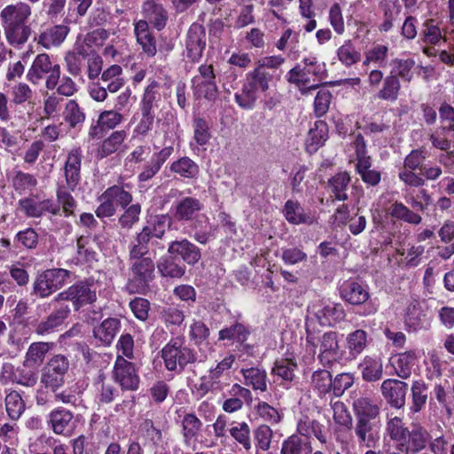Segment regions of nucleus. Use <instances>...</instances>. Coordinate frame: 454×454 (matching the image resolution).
I'll return each instance as SVG.
<instances>
[{"instance_id": "nucleus-1", "label": "nucleus", "mask_w": 454, "mask_h": 454, "mask_svg": "<svg viewBox=\"0 0 454 454\" xmlns=\"http://www.w3.org/2000/svg\"><path fill=\"white\" fill-rule=\"evenodd\" d=\"M352 406L356 418L353 434L358 445L368 449L373 448L380 439L372 422L380 416V403L372 398L361 396L354 400Z\"/></svg>"}, {"instance_id": "nucleus-2", "label": "nucleus", "mask_w": 454, "mask_h": 454, "mask_svg": "<svg viewBox=\"0 0 454 454\" xmlns=\"http://www.w3.org/2000/svg\"><path fill=\"white\" fill-rule=\"evenodd\" d=\"M60 74L59 65L52 63L48 54L42 53L34 59L27 73V80L37 85L46 76L45 87L51 90L58 85Z\"/></svg>"}, {"instance_id": "nucleus-3", "label": "nucleus", "mask_w": 454, "mask_h": 454, "mask_svg": "<svg viewBox=\"0 0 454 454\" xmlns=\"http://www.w3.org/2000/svg\"><path fill=\"white\" fill-rule=\"evenodd\" d=\"M161 357L168 371L181 372L188 364L196 361L192 349L184 345L181 338L172 339L161 350Z\"/></svg>"}, {"instance_id": "nucleus-4", "label": "nucleus", "mask_w": 454, "mask_h": 454, "mask_svg": "<svg viewBox=\"0 0 454 454\" xmlns=\"http://www.w3.org/2000/svg\"><path fill=\"white\" fill-rule=\"evenodd\" d=\"M70 277V271L64 269H51L37 275L33 284V293L40 298H46L62 288Z\"/></svg>"}, {"instance_id": "nucleus-5", "label": "nucleus", "mask_w": 454, "mask_h": 454, "mask_svg": "<svg viewBox=\"0 0 454 454\" xmlns=\"http://www.w3.org/2000/svg\"><path fill=\"white\" fill-rule=\"evenodd\" d=\"M68 369V359L63 355H55L43 367L40 381L44 387L56 392L64 385Z\"/></svg>"}, {"instance_id": "nucleus-6", "label": "nucleus", "mask_w": 454, "mask_h": 454, "mask_svg": "<svg viewBox=\"0 0 454 454\" xmlns=\"http://www.w3.org/2000/svg\"><path fill=\"white\" fill-rule=\"evenodd\" d=\"M129 259L132 261L130 270L133 280L129 283L128 288L130 292L144 293L154 277V262L149 256Z\"/></svg>"}, {"instance_id": "nucleus-7", "label": "nucleus", "mask_w": 454, "mask_h": 454, "mask_svg": "<svg viewBox=\"0 0 454 454\" xmlns=\"http://www.w3.org/2000/svg\"><path fill=\"white\" fill-rule=\"evenodd\" d=\"M113 375L114 381L122 390L135 391L139 387L140 379L136 365L118 355L114 363Z\"/></svg>"}, {"instance_id": "nucleus-8", "label": "nucleus", "mask_w": 454, "mask_h": 454, "mask_svg": "<svg viewBox=\"0 0 454 454\" xmlns=\"http://www.w3.org/2000/svg\"><path fill=\"white\" fill-rule=\"evenodd\" d=\"M192 85L199 97L214 101L218 96V89L213 66L201 65L199 67V74L192 79Z\"/></svg>"}, {"instance_id": "nucleus-9", "label": "nucleus", "mask_w": 454, "mask_h": 454, "mask_svg": "<svg viewBox=\"0 0 454 454\" xmlns=\"http://www.w3.org/2000/svg\"><path fill=\"white\" fill-rule=\"evenodd\" d=\"M380 389L383 397L391 407L401 409L405 405L408 391L406 382L387 379L382 382Z\"/></svg>"}, {"instance_id": "nucleus-10", "label": "nucleus", "mask_w": 454, "mask_h": 454, "mask_svg": "<svg viewBox=\"0 0 454 454\" xmlns=\"http://www.w3.org/2000/svg\"><path fill=\"white\" fill-rule=\"evenodd\" d=\"M187 57L193 62L199 61L206 47V33L202 26L193 23L186 37Z\"/></svg>"}, {"instance_id": "nucleus-11", "label": "nucleus", "mask_w": 454, "mask_h": 454, "mask_svg": "<svg viewBox=\"0 0 454 454\" xmlns=\"http://www.w3.org/2000/svg\"><path fill=\"white\" fill-rule=\"evenodd\" d=\"M31 13V7L26 3L7 5L0 12L3 27L27 22Z\"/></svg>"}, {"instance_id": "nucleus-12", "label": "nucleus", "mask_w": 454, "mask_h": 454, "mask_svg": "<svg viewBox=\"0 0 454 454\" xmlns=\"http://www.w3.org/2000/svg\"><path fill=\"white\" fill-rule=\"evenodd\" d=\"M168 253L174 257H181L190 265L196 264L201 257L200 249L186 239L172 241L168 247Z\"/></svg>"}, {"instance_id": "nucleus-13", "label": "nucleus", "mask_w": 454, "mask_h": 454, "mask_svg": "<svg viewBox=\"0 0 454 454\" xmlns=\"http://www.w3.org/2000/svg\"><path fill=\"white\" fill-rule=\"evenodd\" d=\"M312 312L321 325H332L345 317L342 306L333 302H327L318 307L313 305Z\"/></svg>"}, {"instance_id": "nucleus-14", "label": "nucleus", "mask_w": 454, "mask_h": 454, "mask_svg": "<svg viewBox=\"0 0 454 454\" xmlns=\"http://www.w3.org/2000/svg\"><path fill=\"white\" fill-rule=\"evenodd\" d=\"M93 283L80 281L70 286L71 301L74 309L78 310L86 304L94 302L97 299Z\"/></svg>"}, {"instance_id": "nucleus-15", "label": "nucleus", "mask_w": 454, "mask_h": 454, "mask_svg": "<svg viewBox=\"0 0 454 454\" xmlns=\"http://www.w3.org/2000/svg\"><path fill=\"white\" fill-rule=\"evenodd\" d=\"M284 215L289 223L299 225H311L316 218L310 212H305L298 201L289 200L286 202L283 209Z\"/></svg>"}, {"instance_id": "nucleus-16", "label": "nucleus", "mask_w": 454, "mask_h": 454, "mask_svg": "<svg viewBox=\"0 0 454 454\" xmlns=\"http://www.w3.org/2000/svg\"><path fill=\"white\" fill-rule=\"evenodd\" d=\"M69 314L70 309L68 306H60L58 309L51 312L44 320L39 322L35 332L42 336L53 333L64 323Z\"/></svg>"}, {"instance_id": "nucleus-17", "label": "nucleus", "mask_w": 454, "mask_h": 454, "mask_svg": "<svg viewBox=\"0 0 454 454\" xmlns=\"http://www.w3.org/2000/svg\"><path fill=\"white\" fill-rule=\"evenodd\" d=\"M357 162L356 170L361 176L362 180L372 186L377 185L381 179V174L376 169H372V159L370 156L364 155V152L356 151Z\"/></svg>"}, {"instance_id": "nucleus-18", "label": "nucleus", "mask_w": 454, "mask_h": 454, "mask_svg": "<svg viewBox=\"0 0 454 454\" xmlns=\"http://www.w3.org/2000/svg\"><path fill=\"white\" fill-rule=\"evenodd\" d=\"M203 209V203L197 198L185 197L175 207L174 215L178 221H192Z\"/></svg>"}, {"instance_id": "nucleus-19", "label": "nucleus", "mask_w": 454, "mask_h": 454, "mask_svg": "<svg viewBox=\"0 0 454 454\" xmlns=\"http://www.w3.org/2000/svg\"><path fill=\"white\" fill-rule=\"evenodd\" d=\"M54 347L53 342L37 341L31 343L26 352L23 365L26 367L40 366L43 363L46 355Z\"/></svg>"}, {"instance_id": "nucleus-20", "label": "nucleus", "mask_w": 454, "mask_h": 454, "mask_svg": "<svg viewBox=\"0 0 454 454\" xmlns=\"http://www.w3.org/2000/svg\"><path fill=\"white\" fill-rule=\"evenodd\" d=\"M73 413L64 408H57L51 411L49 423L57 434H66L73 428Z\"/></svg>"}, {"instance_id": "nucleus-21", "label": "nucleus", "mask_w": 454, "mask_h": 454, "mask_svg": "<svg viewBox=\"0 0 454 454\" xmlns=\"http://www.w3.org/2000/svg\"><path fill=\"white\" fill-rule=\"evenodd\" d=\"M312 451L309 438L292 434L283 441L280 454H312Z\"/></svg>"}, {"instance_id": "nucleus-22", "label": "nucleus", "mask_w": 454, "mask_h": 454, "mask_svg": "<svg viewBox=\"0 0 454 454\" xmlns=\"http://www.w3.org/2000/svg\"><path fill=\"white\" fill-rule=\"evenodd\" d=\"M417 358L418 356L413 350L405 351L393 356L391 363L397 376L402 379L409 378Z\"/></svg>"}, {"instance_id": "nucleus-23", "label": "nucleus", "mask_w": 454, "mask_h": 454, "mask_svg": "<svg viewBox=\"0 0 454 454\" xmlns=\"http://www.w3.org/2000/svg\"><path fill=\"white\" fill-rule=\"evenodd\" d=\"M386 431L390 439L400 445L399 450H402L410 434V430L405 426L403 419L397 416L388 419L386 425Z\"/></svg>"}, {"instance_id": "nucleus-24", "label": "nucleus", "mask_w": 454, "mask_h": 454, "mask_svg": "<svg viewBox=\"0 0 454 454\" xmlns=\"http://www.w3.org/2000/svg\"><path fill=\"white\" fill-rule=\"evenodd\" d=\"M145 18L158 29H162L167 23L168 15L162 4L153 0L146 1L143 5Z\"/></svg>"}, {"instance_id": "nucleus-25", "label": "nucleus", "mask_w": 454, "mask_h": 454, "mask_svg": "<svg viewBox=\"0 0 454 454\" xmlns=\"http://www.w3.org/2000/svg\"><path fill=\"white\" fill-rule=\"evenodd\" d=\"M362 377L365 381H377L382 378L383 364L378 356H366L359 364Z\"/></svg>"}, {"instance_id": "nucleus-26", "label": "nucleus", "mask_w": 454, "mask_h": 454, "mask_svg": "<svg viewBox=\"0 0 454 454\" xmlns=\"http://www.w3.org/2000/svg\"><path fill=\"white\" fill-rule=\"evenodd\" d=\"M69 28L64 25H56L44 32L38 37V43L49 49L52 46H59L67 37Z\"/></svg>"}, {"instance_id": "nucleus-27", "label": "nucleus", "mask_w": 454, "mask_h": 454, "mask_svg": "<svg viewBox=\"0 0 454 454\" xmlns=\"http://www.w3.org/2000/svg\"><path fill=\"white\" fill-rule=\"evenodd\" d=\"M4 31L7 42L14 47L26 43L32 35V28L27 22L5 27Z\"/></svg>"}, {"instance_id": "nucleus-28", "label": "nucleus", "mask_w": 454, "mask_h": 454, "mask_svg": "<svg viewBox=\"0 0 454 454\" xmlns=\"http://www.w3.org/2000/svg\"><path fill=\"white\" fill-rule=\"evenodd\" d=\"M273 77L272 72L257 66L253 71L246 74V82L257 91L265 92L269 90L270 82L273 80Z\"/></svg>"}, {"instance_id": "nucleus-29", "label": "nucleus", "mask_w": 454, "mask_h": 454, "mask_svg": "<svg viewBox=\"0 0 454 454\" xmlns=\"http://www.w3.org/2000/svg\"><path fill=\"white\" fill-rule=\"evenodd\" d=\"M309 74L300 65L293 67L286 75V80L294 84L302 94L311 90H316L318 87L317 83H311L310 79L308 77Z\"/></svg>"}, {"instance_id": "nucleus-30", "label": "nucleus", "mask_w": 454, "mask_h": 454, "mask_svg": "<svg viewBox=\"0 0 454 454\" xmlns=\"http://www.w3.org/2000/svg\"><path fill=\"white\" fill-rule=\"evenodd\" d=\"M391 70L389 74L397 79L410 82L413 78V68L415 61L412 59H394L390 62Z\"/></svg>"}, {"instance_id": "nucleus-31", "label": "nucleus", "mask_w": 454, "mask_h": 454, "mask_svg": "<svg viewBox=\"0 0 454 454\" xmlns=\"http://www.w3.org/2000/svg\"><path fill=\"white\" fill-rule=\"evenodd\" d=\"M342 297L351 304L359 305L369 299L368 291L357 282L345 284L341 290Z\"/></svg>"}, {"instance_id": "nucleus-32", "label": "nucleus", "mask_w": 454, "mask_h": 454, "mask_svg": "<svg viewBox=\"0 0 454 454\" xmlns=\"http://www.w3.org/2000/svg\"><path fill=\"white\" fill-rule=\"evenodd\" d=\"M240 372L245 379V385L252 387L254 390L267 391V373L265 371L252 367L243 368Z\"/></svg>"}, {"instance_id": "nucleus-33", "label": "nucleus", "mask_w": 454, "mask_h": 454, "mask_svg": "<svg viewBox=\"0 0 454 454\" xmlns=\"http://www.w3.org/2000/svg\"><path fill=\"white\" fill-rule=\"evenodd\" d=\"M120 321L117 318H107L93 331L96 339H98L103 344L109 345L117 332L119 331Z\"/></svg>"}, {"instance_id": "nucleus-34", "label": "nucleus", "mask_w": 454, "mask_h": 454, "mask_svg": "<svg viewBox=\"0 0 454 454\" xmlns=\"http://www.w3.org/2000/svg\"><path fill=\"white\" fill-rule=\"evenodd\" d=\"M409 444L403 447L406 451L411 450L412 453L424 450L430 439L429 433L421 426H415L408 435Z\"/></svg>"}, {"instance_id": "nucleus-35", "label": "nucleus", "mask_w": 454, "mask_h": 454, "mask_svg": "<svg viewBox=\"0 0 454 454\" xmlns=\"http://www.w3.org/2000/svg\"><path fill=\"white\" fill-rule=\"evenodd\" d=\"M170 170L184 178L193 179L199 176L200 167L189 157H182L171 164Z\"/></svg>"}, {"instance_id": "nucleus-36", "label": "nucleus", "mask_w": 454, "mask_h": 454, "mask_svg": "<svg viewBox=\"0 0 454 454\" xmlns=\"http://www.w3.org/2000/svg\"><path fill=\"white\" fill-rule=\"evenodd\" d=\"M121 73L122 68L119 65H113L102 73L101 80L109 92L115 93L124 85Z\"/></svg>"}, {"instance_id": "nucleus-37", "label": "nucleus", "mask_w": 454, "mask_h": 454, "mask_svg": "<svg viewBox=\"0 0 454 454\" xmlns=\"http://www.w3.org/2000/svg\"><path fill=\"white\" fill-rule=\"evenodd\" d=\"M127 137L125 130L114 131L99 146L98 153L101 158L107 157L115 153Z\"/></svg>"}, {"instance_id": "nucleus-38", "label": "nucleus", "mask_w": 454, "mask_h": 454, "mask_svg": "<svg viewBox=\"0 0 454 454\" xmlns=\"http://www.w3.org/2000/svg\"><path fill=\"white\" fill-rule=\"evenodd\" d=\"M229 432L231 436L241 445L246 451H249L252 449L251 430L247 422L233 423Z\"/></svg>"}, {"instance_id": "nucleus-39", "label": "nucleus", "mask_w": 454, "mask_h": 454, "mask_svg": "<svg viewBox=\"0 0 454 454\" xmlns=\"http://www.w3.org/2000/svg\"><path fill=\"white\" fill-rule=\"evenodd\" d=\"M401 90L400 80L394 75H387L382 82L381 89L377 93V98L382 100L395 102Z\"/></svg>"}, {"instance_id": "nucleus-40", "label": "nucleus", "mask_w": 454, "mask_h": 454, "mask_svg": "<svg viewBox=\"0 0 454 454\" xmlns=\"http://www.w3.org/2000/svg\"><path fill=\"white\" fill-rule=\"evenodd\" d=\"M339 350L337 333L335 332L325 333L322 336L319 358L322 362L329 363L334 358Z\"/></svg>"}, {"instance_id": "nucleus-41", "label": "nucleus", "mask_w": 454, "mask_h": 454, "mask_svg": "<svg viewBox=\"0 0 454 454\" xmlns=\"http://www.w3.org/2000/svg\"><path fill=\"white\" fill-rule=\"evenodd\" d=\"M202 427L201 421L192 413L186 414L182 421L183 436L186 445L196 441L197 435Z\"/></svg>"}, {"instance_id": "nucleus-42", "label": "nucleus", "mask_w": 454, "mask_h": 454, "mask_svg": "<svg viewBox=\"0 0 454 454\" xmlns=\"http://www.w3.org/2000/svg\"><path fill=\"white\" fill-rule=\"evenodd\" d=\"M258 99V91L247 82H245L241 90L235 93V102L244 110H251L255 106Z\"/></svg>"}, {"instance_id": "nucleus-43", "label": "nucleus", "mask_w": 454, "mask_h": 454, "mask_svg": "<svg viewBox=\"0 0 454 454\" xmlns=\"http://www.w3.org/2000/svg\"><path fill=\"white\" fill-rule=\"evenodd\" d=\"M63 119L70 128L75 129L85 121V114L75 100H68L63 111Z\"/></svg>"}, {"instance_id": "nucleus-44", "label": "nucleus", "mask_w": 454, "mask_h": 454, "mask_svg": "<svg viewBox=\"0 0 454 454\" xmlns=\"http://www.w3.org/2000/svg\"><path fill=\"white\" fill-rule=\"evenodd\" d=\"M249 334V330L243 324L235 323L219 332V340H228L242 344L247 340Z\"/></svg>"}, {"instance_id": "nucleus-45", "label": "nucleus", "mask_w": 454, "mask_h": 454, "mask_svg": "<svg viewBox=\"0 0 454 454\" xmlns=\"http://www.w3.org/2000/svg\"><path fill=\"white\" fill-rule=\"evenodd\" d=\"M390 215L397 220L404 221L411 224H419L422 218L419 215L411 210L402 202L395 201L390 207Z\"/></svg>"}, {"instance_id": "nucleus-46", "label": "nucleus", "mask_w": 454, "mask_h": 454, "mask_svg": "<svg viewBox=\"0 0 454 454\" xmlns=\"http://www.w3.org/2000/svg\"><path fill=\"white\" fill-rule=\"evenodd\" d=\"M103 194L105 198L122 208L128 207L132 201V195L129 192L126 191L123 186L113 185L108 187Z\"/></svg>"}, {"instance_id": "nucleus-47", "label": "nucleus", "mask_w": 454, "mask_h": 454, "mask_svg": "<svg viewBox=\"0 0 454 454\" xmlns=\"http://www.w3.org/2000/svg\"><path fill=\"white\" fill-rule=\"evenodd\" d=\"M96 386L98 391L97 398L99 403H110L114 400L118 390L113 382L110 380H106L103 374L98 376Z\"/></svg>"}, {"instance_id": "nucleus-48", "label": "nucleus", "mask_w": 454, "mask_h": 454, "mask_svg": "<svg viewBox=\"0 0 454 454\" xmlns=\"http://www.w3.org/2000/svg\"><path fill=\"white\" fill-rule=\"evenodd\" d=\"M152 238L142 229L129 245V258L146 256L149 254V244Z\"/></svg>"}, {"instance_id": "nucleus-49", "label": "nucleus", "mask_w": 454, "mask_h": 454, "mask_svg": "<svg viewBox=\"0 0 454 454\" xmlns=\"http://www.w3.org/2000/svg\"><path fill=\"white\" fill-rule=\"evenodd\" d=\"M328 183L336 200L343 201L348 200L346 190L350 183V176L348 172L336 174L329 179Z\"/></svg>"}, {"instance_id": "nucleus-50", "label": "nucleus", "mask_w": 454, "mask_h": 454, "mask_svg": "<svg viewBox=\"0 0 454 454\" xmlns=\"http://www.w3.org/2000/svg\"><path fill=\"white\" fill-rule=\"evenodd\" d=\"M337 57L346 67H351L361 59V54L355 48L351 40H346L344 43L337 50Z\"/></svg>"}, {"instance_id": "nucleus-51", "label": "nucleus", "mask_w": 454, "mask_h": 454, "mask_svg": "<svg viewBox=\"0 0 454 454\" xmlns=\"http://www.w3.org/2000/svg\"><path fill=\"white\" fill-rule=\"evenodd\" d=\"M367 346V333L364 330H356L347 337V348L351 356L356 357Z\"/></svg>"}, {"instance_id": "nucleus-52", "label": "nucleus", "mask_w": 454, "mask_h": 454, "mask_svg": "<svg viewBox=\"0 0 454 454\" xmlns=\"http://www.w3.org/2000/svg\"><path fill=\"white\" fill-rule=\"evenodd\" d=\"M412 403L411 411L417 413L422 410L427 400V387L421 380H416L411 386Z\"/></svg>"}, {"instance_id": "nucleus-53", "label": "nucleus", "mask_w": 454, "mask_h": 454, "mask_svg": "<svg viewBox=\"0 0 454 454\" xmlns=\"http://www.w3.org/2000/svg\"><path fill=\"white\" fill-rule=\"evenodd\" d=\"M34 91L26 82H17L11 87L10 95L12 103L14 105H22L31 103L34 98Z\"/></svg>"}, {"instance_id": "nucleus-54", "label": "nucleus", "mask_w": 454, "mask_h": 454, "mask_svg": "<svg viewBox=\"0 0 454 454\" xmlns=\"http://www.w3.org/2000/svg\"><path fill=\"white\" fill-rule=\"evenodd\" d=\"M6 411L10 419H18L25 411V403L17 391H12L5 397Z\"/></svg>"}, {"instance_id": "nucleus-55", "label": "nucleus", "mask_w": 454, "mask_h": 454, "mask_svg": "<svg viewBox=\"0 0 454 454\" xmlns=\"http://www.w3.org/2000/svg\"><path fill=\"white\" fill-rule=\"evenodd\" d=\"M328 137V126L323 121L315 122L314 127L309 129L308 141L309 146H313L317 150L319 146L323 145Z\"/></svg>"}, {"instance_id": "nucleus-56", "label": "nucleus", "mask_w": 454, "mask_h": 454, "mask_svg": "<svg viewBox=\"0 0 454 454\" xmlns=\"http://www.w3.org/2000/svg\"><path fill=\"white\" fill-rule=\"evenodd\" d=\"M67 186H59L57 191V205L62 208L66 216L72 215L74 209L76 207V201L68 191Z\"/></svg>"}, {"instance_id": "nucleus-57", "label": "nucleus", "mask_w": 454, "mask_h": 454, "mask_svg": "<svg viewBox=\"0 0 454 454\" xmlns=\"http://www.w3.org/2000/svg\"><path fill=\"white\" fill-rule=\"evenodd\" d=\"M169 226L170 221H168V216L161 215L155 216L152 222L143 227V231H145L152 239L153 238L161 239L165 234L167 227Z\"/></svg>"}, {"instance_id": "nucleus-58", "label": "nucleus", "mask_w": 454, "mask_h": 454, "mask_svg": "<svg viewBox=\"0 0 454 454\" xmlns=\"http://www.w3.org/2000/svg\"><path fill=\"white\" fill-rule=\"evenodd\" d=\"M235 361V356L230 355L219 362L216 366L209 371L208 378L213 380V386H215L216 390H221L223 385L220 378L223 375L224 372L230 370Z\"/></svg>"}, {"instance_id": "nucleus-59", "label": "nucleus", "mask_w": 454, "mask_h": 454, "mask_svg": "<svg viewBox=\"0 0 454 454\" xmlns=\"http://www.w3.org/2000/svg\"><path fill=\"white\" fill-rule=\"evenodd\" d=\"M255 445L258 450L267 451L270 449L273 438V431L270 426L262 424L254 431Z\"/></svg>"}, {"instance_id": "nucleus-60", "label": "nucleus", "mask_w": 454, "mask_h": 454, "mask_svg": "<svg viewBox=\"0 0 454 454\" xmlns=\"http://www.w3.org/2000/svg\"><path fill=\"white\" fill-rule=\"evenodd\" d=\"M141 206L139 203L132 204L125 207L124 212L119 216L118 223L122 229L129 230L139 221Z\"/></svg>"}, {"instance_id": "nucleus-61", "label": "nucleus", "mask_w": 454, "mask_h": 454, "mask_svg": "<svg viewBox=\"0 0 454 454\" xmlns=\"http://www.w3.org/2000/svg\"><path fill=\"white\" fill-rule=\"evenodd\" d=\"M159 84L156 82H151L145 89L141 106V112L154 114L153 109L157 106V98Z\"/></svg>"}, {"instance_id": "nucleus-62", "label": "nucleus", "mask_w": 454, "mask_h": 454, "mask_svg": "<svg viewBox=\"0 0 454 454\" xmlns=\"http://www.w3.org/2000/svg\"><path fill=\"white\" fill-rule=\"evenodd\" d=\"M388 48L386 45L377 44L372 47L364 53V66H369L371 63L384 66L387 60Z\"/></svg>"}, {"instance_id": "nucleus-63", "label": "nucleus", "mask_w": 454, "mask_h": 454, "mask_svg": "<svg viewBox=\"0 0 454 454\" xmlns=\"http://www.w3.org/2000/svg\"><path fill=\"white\" fill-rule=\"evenodd\" d=\"M36 184L37 181L33 175L22 171L15 172L12 177V186L20 193L32 190Z\"/></svg>"}, {"instance_id": "nucleus-64", "label": "nucleus", "mask_w": 454, "mask_h": 454, "mask_svg": "<svg viewBox=\"0 0 454 454\" xmlns=\"http://www.w3.org/2000/svg\"><path fill=\"white\" fill-rule=\"evenodd\" d=\"M255 411L263 420L273 425L278 424L283 418V414L266 402H259Z\"/></svg>"}]
</instances>
